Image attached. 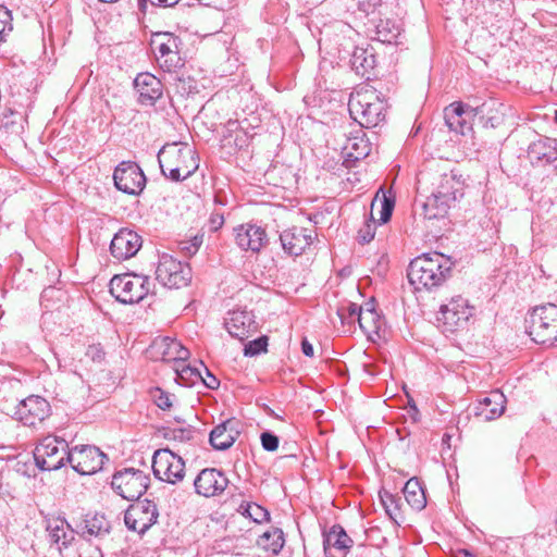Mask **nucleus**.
Listing matches in <instances>:
<instances>
[{
  "mask_svg": "<svg viewBox=\"0 0 557 557\" xmlns=\"http://www.w3.org/2000/svg\"><path fill=\"white\" fill-rule=\"evenodd\" d=\"M236 245L245 251L259 252L268 244L265 230L256 224L246 223L234 227Z\"/></svg>",
  "mask_w": 557,
  "mask_h": 557,
  "instance_id": "18",
  "label": "nucleus"
},
{
  "mask_svg": "<svg viewBox=\"0 0 557 557\" xmlns=\"http://www.w3.org/2000/svg\"><path fill=\"white\" fill-rule=\"evenodd\" d=\"M449 440V435L445 434L444 435V441H448Z\"/></svg>",
  "mask_w": 557,
  "mask_h": 557,
  "instance_id": "62",
  "label": "nucleus"
},
{
  "mask_svg": "<svg viewBox=\"0 0 557 557\" xmlns=\"http://www.w3.org/2000/svg\"><path fill=\"white\" fill-rule=\"evenodd\" d=\"M23 115L21 112H17L11 108H5L2 112L1 117V129L9 131L11 129L15 134H20L23 129L22 125Z\"/></svg>",
  "mask_w": 557,
  "mask_h": 557,
  "instance_id": "39",
  "label": "nucleus"
},
{
  "mask_svg": "<svg viewBox=\"0 0 557 557\" xmlns=\"http://www.w3.org/2000/svg\"><path fill=\"white\" fill-rule=\"evenodd\" d=\"M401 26L395 20H380L375 25V38L383 44H398Z\"/></svg>",
  "mask_w": 557,
  "mask_h": 557,
  "instance_id": "38",
  "label": "nucleus"
},
{
  "mask_svg": "<svg viewBox=\"0 0 557 557\" xmlns=\"http://www.w3.org/2000/svg\"><path fill=\"white\" fill-rule=\"evenodd\" d=\"M224 223L223 214L213 213L210 216V225L213 231H218Z\"/></svg>",
  "mask_w": 557,
  "mask_h": 557,
  "instance_id": "54",
  "label": "nucleus"
},
{
  "mask_svg": "<svg viewBox=\"0 0 557 557\" xmlns=\"http://www.w3.org/2000/svg\"><path fill=\"white\" fill-rule=\"evenodd\" d=\"M108 460L107 455L92 445H76L70 449L69 463L82 475L100 471Z\"/></svg>",
  "mask_w": 557,
  "mask_h": 557,
  "instance_id": "13",
  "label": "nucleus"
},
{
  "mask_svg": "<svg viewBox=\"0 0 557 557\" xmlns=\"http://www.w3.org/2000/svg\"><path fill=\"white\" fill-rule=\"evenodd\" d=\"M341 26L342 33L347 40L341 44L342 48L339 49V57L345 59L349 55V63L355 73L360 76H367L369 79V74L376 65L374 49L368 44L366 47L355 45L356 38H359L360 35L349 25L342 24Z\"/></svg>",
  "mask_w": 557,
  "mask_h": 557,
  "instance_id": "4",
  "label": "nucleus"
},
{
  "mask_svg": "<svg viewBox=\"0 0 557 557\" xmlns=\"http://www.w3.org/2000/svg\"><path fill=\"white\" fill-rule=\"evenodd\" d=\"M238 424L236 419H228L216 425L210 433L212 447L219 450L230 448L239 435Z\"/></svg>",
  "mask_w": 557,
  "mask_h": 557,
  "instance_id": "30",
  "label": "nucleus"
},
{
  "mask_svg": "<svg viewBox=\"0 0 557 557\" xmlns=\"http://www.w3.org/2000/svg\"><path fill=\"white\" fill-rule=\"evenodd\" d=\"M374 233L371 231V225L366 226V231H359V240L360 243H369L373 239Z\"/></svg>",
  "mask_w": 557,
  "mask_h": 557,
  "instance_id": "55",
  "label": "nucleus"
},
{
  "mask_svg": "<svg viewBox=\"0 0 557 557\" xmlns=\"http://www.w3.org/2000/svg\"><path fill=\"white\" fill-rule=\"evenodd\" d=\"M161 172L171 181L188 178L198 169L196 151L187 144H166L158 153Z\"/></svg>",
  "mask_w": 557,
  "mask_h": 557,
  "instance_id": "2",
  "label": "nucleus"
},
{
  "mask_svg": "<svg viewBox=\"0 0 557 557\" xmlns=\"http://www.w3.org/2000/svg\"><path fill=\"white\" fill-rule=\"evenodd\" d=\"M199 245H200V242L197 240V238H195V242L191 243V244H188V245H184L182 247V250H185L187 252V255L191 256V255H195L199 248Z\"/></svg>",
  "mask_w": 557,
  "mask_h": 557,
  "instance_id": "56",
  "label": "nucleus"
},
{
  "mask_svg": "<svg viewBox=\"0 0 557 557\" xmlns=\"http://www.w3.org/2000/svg\"><path fill=\"white\" fill-rule=\"evenodd\" d=\"M528 154L532 162L549 164L557 160V140L549 137L540 138L530 145Z\"/></svg>",
  "mask_w": 557,
  "mask_h": 557,
  "instance_id": "31",
  "label": "nucleus"
},
{
  "mask_svg": "<svg viewBox=\"0 0 557 557\" xmlns=\"http://www.w3.org/2000/svg\"><path fill=\"white\" fill-rule=\"evenodd\" d=\"M150 280L147 276L125 273L115 275L110 281L111 295L122 304H137L150 290Z\"/></svg>",
  "mask_w": 557,
  "mask_h": 557,
  "instance_id": "7",
  "label": "nucleus"
},
{
  "mask_svg": "<svg viewBox=\"0 0 557 557\" xmlns=\"http://www.w3.org/2000/svg\"><path fill=\"white\" fill-rule=\"evenodd\" d=\"M449 440V435L445 434L444 435V441H448Z\"/></svg>",
  "mask_w": 557,
  "mask_h": 557,
  "instance_id": "63",
  "label": "nucleus"
},
{
  "mask_svg": "<svg viewBox=\"0 0 557 557\" xmlns=\"http://www.w3.org/2000/svg\"><path fill=\"white\" fill-rule=\"evenodd\" d=\"M104 351L100 344L89 345L86 349V356L94 362H101L104 359Z\"/></svg>",
  "mask_w": 557,
  "mask_h": 557,
  "instance_id": "50",
  "label": "nucleus"
},
{
  "mask_svg": "<svg viewBox=\"0 0 557 557\" xmlns=\"http://www.w3.org/2000/svg\"><path fill=\"white\" fill-rule=\"evenodd\" d=\"M453 265L454 262L442 253H425L410 262L407 276L417 290L431 289L450 276Z\"/></svg>",
  "mask_w": 557,
  "mask_h": 557,
  "instance_id": "1",
  "label": "nucleus"
},
{
  "mask_svg": "<svg viewBox=\"0 0 557 557\" xmlns=\"http://www.w3.org/2000/svg\"><path fill=\"white\" fill-rule=\"evenodd\" d=\"M381 205H382V208H381V212H380V221L382 223H386L392 216L395 201L393 198L384 195L381 200Z\"/></svg>",
  "mask_w": 557,
  "mask_h": 557,
  "instance_id": "49",
  "label": "nucleus"
},
{
  "mask_svg": "<svg viewBox=\"0 0 557 557\" xmlns=\"http://www.w3.org/2000/svg\"><path fill=\"white\" fill-rule=\"evenodd\" d=\"M268 413H269L270 416H272V417L278 418V416H277V414H275V413H274V411H273V410H271V409H269V410H268Z\"/></svg>",
  "mask_w": 557,
  "mask_h": 557,
  "instance_id": "60",
  "label": "nucleus"
},
{
  "mask_svg": "<svg viewBox=\"0 0 557 557\" xmlns=\"http://www.w3.org/2000/svg\"><path fill=\"white\" fill-rule=\"evenodd\" d=\"M314 235L313 230L292 227L281 234L280 240L288 255L300 256L312 244Z\"/></svg>",
  "mask_w": 557,
  "mask_h": 557,
  "instance_id": "23",
  "label": "nucleus"
},
{
  "mask_svg": "<svg viewBox=\"0 0 557 557\" xmlns=\"http://www.w3.org/2000/svg\"><path fill=\"white\" fill-rule=\"evenodd\" d=\"M239 512L243 516L250 518L256 523H262L270 519L269 511L255 503L242 504L239 506Z\"/></svg>",
  "mask_w": 557,
  "mask_h": 557,
  "instance_id": "40",
  "label": "nucleus"
},
{
  "mask_svg": "<svg viewBox=\"0 0 557 557\" xmlns=\"http://www.w3.org/2000/svg\"><path fill=\"white\" fill-rule=\"evenodd\" d=\"M225 327L230 335L239 341L248 338L258 331V324L255 315L247 310H233L228 313L225 321Z\"/></svg>",
  "mask_w": 557,
  "mask_h": 557,
  "instance_id": "22",
  "label": "nucleus"
},
{
  "mask_svg": "<svg viewBox=\"0 0 557 557\" xmlns=\"http://www.w3.org/2000/svg\"><path fill=\"white\" fill-rule=\"evenodd\" d=\"M149 481V476L144 471L125 468L113 474L111 486L124 499L138 500L147 491Z\"/></svg>",
  "mask_w": 557,
  "mask_h": 557,
  "instance_id": "8",
  "label": "nucleus"
},
{
  "mask_svg": "<svg viewBox=\"0 0 557 557\" xmlns=\"http://www.w3.org/2000/svg\"><path fill=\"white\" fill-rule=\"evenodd\" d=\"M360 135L356 134L346 139L345 145L343 146V151L345 152L348 160L358 161L364 159L369 156L371 151V145L368 139H366L364 134L360 131Z\"/></svg>",
  "mask_w": 557,
  "mask_h": 557,
  "instance_id": "36",
  "label": "nucleus"
},
{
  "mask_svg": "<svg viewBox=\"0 0 557 557\" xmlns=\"http://www.w3.org/2000/svg\"><path fill=\"white\" fill-rule=\"evenodd\" d=\"M473 308L461 296L453 297L447 304L441 306L437 322L444 332L454 333L466 326Z\"/></svg>",
  "mask_w": 557,
  "mask_h": 557,
  "instance_id": "12",
  "label": "nucleus"
},
{
  "mask_svg": "<svg viewBox=\"0 0 557 557\" xmlns=\"http://www.w3.org/2000/svg\"><path fill=\"white\" fill-rule=\"evenodd\" d=\"M359 326L370 339H373V336L380 337L381 332L384 331L385 321L374 309L372 302L364 305L363 312L359 319Z\"/></svg>",
  "mask_w": 557,
  "mask_h": 557,
  "instance_id": "33",
  "label": "nucleus"
},
{
  "mask_svg": "<svg viewBox=\"0 0 557 557\" xmlns=\"http://www.w3.org/2000/svg\"><path fill=\"white\" fill-rule=\"evenodd\" d=\"M381 5V0H357L359 11L367 15L373 13Z\"/></svg>",
  "mask_w": 557,
  "mask_h": 557,
  "instance_id": "52",
  "label": "nucleus"
},
{
  "mask_svg": "<svg viewBox=\"0 0 557 557\" xmlns=\"http://www.w3.org/2000/svg\"><path fill=\"white\" fill-rule=\"evenodd\" d=\"M115 187L128 195H139L146 186V176L140 166L132 161L121 162L114 170Z\"/></svg>",
  "mask_w": 557,
  "mask_h": 557,
  "instance_id": "16",
  "label": "nucleus"
},
{
  "mask_svg": "<svg viewBox=\"0 0 557 557\" xmlns=\"http://www.w3.org/2000/svg\"><path fill=\"white\" fill-rule=\"evenodd\" d=\"M77 528L76 533L86 541L102 540L110 534L111 522L103 513L94 512L85 515Z\"/></svg>",
  "mask_w": 557,
  "mask_h": 557,
  "instance_id": "26",
  "label": "nucleus"
},
{
  "mask_svg": "<svg viewBox=\"0 0 557 557\" xmlns=\"http://www.w3.org/2000/svg\"><path fill=\"white\" fill-rule=\"evenodd\" d=\"M134 87L138 94V102L143 106H153L163 94L161 81L147 72L135 77Z\"/></svg>",
  "mask_w": 557,
  "mask_h": 557,
  "instance_id": "24",
  "label": "nucleus"
},
{
  "mask_svg": "<svg viewBox=\"0 0 557 557\" xmlns=\"http://www.w3.org/2000/svg\"><path fill=\"white\" fill-rule=\"evenodd\" d=\"M152 470L160 481L176 484L185 476V461L172 450L161 448L153 454Z\"/></svg>",
  "mask_w": 557,
  "mask_h": 557,
  "instance_id": "11",
  "label": "nucleus"
},
{
  "mask_svg": "<svg viewBox=\"0 0 557 557\" xmlns=\"http://www.w3.org/2000/svg\"><path fill=\"white\" fill-rule=\"evenodd\" d=\"M409 404H410V410H409V412H410V414H411L412 419H413L414 421H417V416H418V413H419V410H418L417 406H416L413 403H412V404H411V403H409Z\"/></svg>",
  "mask_w": 557,
  "mask_h": 557,
  "instance_id": "58",
  "label": "nucleus"
},
{
  "mask_svg": "<svg viewBox=\"0 0 557 557\" xmlns=\"http://www.w3.org/2000/svg\"><path fill=\"white\" fill-rule=\"evenodd\" d=\"M46 532L50 546L60 554L74 542L76 534L69 522L59 516L46 519Z\"/></svg>",
  "mask_w": 557,
  "mask_h": 557,
  "instance_id": "20",
  "label": "nucleus"
},
{
  "mask_svg": "<svg viewBox=\"0 0 557 557\" xmlns=\"http://www.w3.org/2000/svg\"><path fill=\"white\" fill-rule=\"evenodd\" d=\"M461 553L465 554V556L472 557V555L468 550H462Z\"/></svg>",
  "mask_w": 557,
  "mask_h": 557,
  "instance_id": "61",
  "label": "nucleus"
},
{
  "mask_svg": "<svg viewBox=\"0 0 557 557\" xmlns=\"http://www.w3.org/2000/svg\"><path fill=\"white\" fill-rule=\"evenodd\" d=\"M429 181H431L432 185L431 190L451 206L462 196L463 184L451 172L436 175L422 173L418 178L419 188H423V184Z\"/></svg>",
  "mask_w": 557,
  "mask_h": 557,
  "instance_id": "15",
  "label": "nucleus"
},
{
  "mask_svg": "<svg viewBox=\"0 0 557 557\" xmlns=\"http://www.w3.org/2000/svg\"><path fill=\"white\" fill-rule=\"evenodd\" d=\"M268 337L261 336L257 339L250 341L245 345V356H257L263 351H267Z\"/></svg>",
  "mask_w": 557,
  "mask_h": 557,
  "instance_id": "46",
  "label": "nucleus"
},
{
  "mask_svg": "<svg viewBox=\"0 0 557 557\" xmlns=\"http://www.w3.org/2000/svg\"><path fill=\"white\" fill-rule=\"evenodd\" d=\"M352 543L350 536L339 524H334L323 534V548L327 557H344Z\"/></svg>",
  "mask_w": 557,
  "mask_h": 557,
  "instance_id": "25",
  "label": "nucleus"
},
{
  "mask_svg": "<svg viewBox=\"0 0 557 557\" xmlns=\"http://www.w3.org/2000/svg\"><path fill=\"white\" fill-rule=\"evenodd\" d=\"M451 205L440 198L436 193L430 190V195L425 200L416 207V214L425 221H434L446 218Z\"/></svg>",
  "mask_w": 557,
  "mask_h": 557,
  "instance_id": "29",
  "label": "nucleus"
},
{
  "mask_svg": "<svg viewBox=\"0 0 557 557\" xmlns=\"http://www.w3.org/2000/svg\"><path fill=\"white\" fill-rule=\"evenodd\" d=\"M178 37L171 33L153 34L151 39V49L156 54L160 67L165 72H174L183 66V60L180 55Z\"/></svg>",
  "mask_w": 557,
  "mask_h": 557,
  "instance_id": "9",
  "label": "nucleus"
},
{
  "mask_svg": "<svg viewBox=\"0 0 557 557\" xmlns=\"http://www.w3.org/2000/svg\"><path fill=\"white\" fill-rule=\"evenodd\" d=\"M151 398L153 403L162 410L170 409L172 407V395L164 392L163 389L156 387L151 391Z\"/></svg>",
  "mask_w": 557,
  "mask_h": 557,
  "instance_id": "44",
  "label": "nucleus"
},
{
  "mask_svg": "<svg viewBox=\"0 0 557 557\" xmlns=\"http://www.w3.org/2000/svg\"><path fill=\"white\" fill-rule=\"evenodd\" d=\"M157 505L149 499L137 500L128 506L124 513V522L128 530L144 534L158 520Z\"/></svg>",
  "mask_w": 557,
  "mask_h": 557,
  "instance_id": "14",
  "label": "nucleus"
},
{
  "mask_svg": "<svg viewBox=\"0 0 557 557\" xmlns=\"http://www.w3.org/2000/svg\"><path fill=\"white\" fill-rule=\"evenodd\" d=\"M51 413L50 404L42 397L32 395L20 403L15 416L26 426L42 423Z\"/></svg>",
  "mask_w": 557,
  "mask_h": 557,
  "instance_id": "17",
  "label": "nucleus"
},
{
  "mask_svg": "<svg viewBox=\"0 0 557 557\" xmlns=\"http://www.w3.org/2000/svg\"><path fill=\"white\" fill-rule=\"evenodd\" d=\"M12 30V15L5 7L0 5V42Z\"/></svg>",
  "mask_w": 557,
  "mask_h": 557,
  "instance_id": "47",
  "label": "nucleus"
},
{
  "mask_svg": "<svg viewBox=\"0 0 557 557\" xmlns=\"http://www.w3.org/2000/svg\"><path fill=\"white\" fill-rule=\"evenodd\" d=\"M527 332L535 343L553 345L557 341V306L534 308L527 319Z\"/></svg>",
  "mask_w": 557,
  "mask_h": 557,
  "instance_id": "5",
  "label": "nucleus"
},
{
  "mask_svg": "<svg viewBox=\"0 0 557 557\" xmlns=\"http://www.w3.org/2000/svg\"><path fill=\"white\" fill-rule=\"evenodd\" d=\"M471 109L474 108L463 104L462 102H453L449 104L444 111L445 122L449 129L461 135L470 131L471 126L466 117L475 116L474 112H471Z\"/></svg>",
  "mask_w": 557,
  "mask_h": 557,
  "instance_id": "28",
  "label": "nucleus"
},
{
  "mask_svg": "<svg viewBox=\"0 0 557 557\" xmlns=\"http://www.w3.org/2000/svg\"><path fill=\"white\" fill-rule=\"evenodd\" d=\"M70 447L65 440L58 436L44 437L34 449L36 466L42 471H54L69 462Z\"/></svg>",
  "mask_w": 557,
  "mask_h": 557,
  "instance_id": "6",
  "label": "nucleus"
},
{
  "mask_svg": "<svg viewBox=\"0 0 557 557\" xmlns=\"http://www.w3.org/2000/svg\"><path fill=\"white\" fill-rule=\"evenodd\" d=\"M228 484L226 475L214 468L201 470L194 480L197 494L205 497H213L222 494Z\"/></svg>",
  "mask_w": 557,
  "mask_h": 557,
  "instance_id": "19",
  "label": "nucleus"
},
{
  "mask_svg": "<svg viewBox=\"0 0 557 557\" xmlns=\"http://www.w3.org/2000/svg\"><path fill=\"white\" fill-rule=\"evenodd\" d=\"M180 0H138V8L141 12L146 11L147 3L162 8H172L178 3Z\"/></svg>",
  "mask_w": 557,
  "mask_h": 557,
  "instance_id": "51",
  "label": "nucleus"
},
{
  "mask_svg": "<svg viewBox=\"0 0 557 557\" xmlns=\"http://www.w3.org/2000/svg\"><path fill=\"white\" fill-rule=\"evenodd\" d=\"M186 84V81L185 79H182L180 78L178 79V84H177V88H180L181 86L180 85H185ZM182 89L183 91L185 92L186 91V88L184 86H182Z\"/></svg>",
  "mask_w": 557,
  "mask_h": 557,
  "instance_id": "59",
  "label": "nucleus"
},
{
  "mask_svg": "<svg viewBox=\"0 0 557 557\" xmlns=\"http://www.w3.org/2000/svg\"><path fill=\"white\" fill-rule=\"evenodd\" d=\"M143 245L141 237L128 228L120 230L110 244L111 255L119 261L134 257Z\"/></svg>",
  "mask_w": 557,
  "mask_h": 557,
  "instance_id": "21",
  "label": "nucleus"
},
{
  "mask_svg": "<svg viewBox=\"0 0 557 557\" xmlns=\"http://www.w3.org/2000/svg\"><path fill=\"white\" fill-rule=\"evenodd\" d=\"M205 372H206V377H202L200 379V381L210 389H215L219 387L220 385V382L219 380L210 373V371L208 370V368L205 367Z\"/></svg>",
  "mask_w": 557,
  "mask_h": 557,
  "instance_id": "53",
  "label": "nucleus"
},
{
  "mask_svg": "<svg viewBox=\"0 0 557 557\" xmlns=\"http://www.w3.org/2000/svg\"><path fill=\"white\" fill-rule=\"evenodd\" d=\"M471 112H474L475 116L479 115L485 126L495 128L504 122L505 106L495 100H490L471 109Z\"/></svg>",
  "mask_w": 557,
  "mask_h": 557,
  "instance_id": "34",
  "label": "nucleus"
},
{
  "mask_svg": "<svg viewBox=\"0 0 557 557\" xmlns=\"http://www.w3.org/2000/svg\"><path fill=\"white\" fill-rule=\"evenodd\" d=\"M257 545L260 549L269 555H277L285 545L284 532L280 528L271 527L268 531L263 532L257 540Z\"/></svg>",
  "mask_w": 557,
  "mask_h": 557,
  "instance_id": "35",
  "label": "nucleus"
},
{
  "mask_svg": "<svg viewBox=\"0 0 557 557\" xmlns=\"http://www.w3.org/2000/svg\"><path fill=\"white\" fill-rule=\"evenodd\" d=\"M404 496L414 510H422L426 505L425 492L417 478L409 479L404 486Z\"/></svg>",
  "mask_w": 557,
  "mask_h": 557,
  "instance_id": "37",
  "label": "nucleus"
},
{
  "mask_svg": "<svg viewBox=\"0 0 557 557\" xmlns=\"http://www.w3.org/2000/svg\"><path fill=\"white\" fill-rule=\"evenodd\" d=\"M153 347L161 354L163 361L185 362L189 357V350L181 342L171 337H163L153 343Z\"/></svg>",
  "mask_w": 557,
  "mask_h": 557,
  "instance_id": "32",
  "label": "nucleus"
},
{
  "mask_svg": "<svg viewBox=\"0 0 557 557\" xmlns=\"http://www.w3.org/2000/svg\"><path fill=\"white\" fill-rule=\"evenodd\" d=\"M506 403V396L500 391L494 389L483 399L479 400L474 407V414L483 421H493L503 416Z\"/></svg>",
  "mask_w": 557,
  "mask_h": 557,
  "instance_id": "27",
  "label": "nucleus"
},
{
  "mask_svg": "<svg viewBox=\"0 0 557 557\" xmlns=\"http://www.w3.org/2000/svg\"><path fill=\"white\" fill-rule=\"evenodd\" d=\"M301 351L307 357L313 356V346L306 338L301 342Z\"/></svg>",
  "mask_w": 557,
  "mask_h": 557,
  "instance_id": "57",
  "label": "nucleus"
},
{
  "mask_svg": "<svg viewBox=\"0 0 557 557\" xmlns=\"http://www.w3.org/2000/svg\"><path fill=\"white\" fill-rule=\"evenodd\" d=\"M177 380L187 386H193L198 383L201 379V372L199 369L190 367L189 364H182L175 368Z\"/></svg>",
  "mask_w": 557,
  "mask_h": 557,
  "instance_id": "41",
  "label": "nucleus"
},
{
  "mask_svg": "<svg viewBox=\"0 0 557 557\" xmlns=\"http://www.w3.org/2000/svg\"><path fill=\"white\" fill-rule=\"evenodd\" d=\"M226 129L227 132L236 133V136L234 138L235 146H237L238 148H243L248 145V134L244 129L239 128V124L237 121H228L226 124Z\"/></svg>",
  "mask_w": 557,
  "mask_h": 557,
  "instance_id": "45",
  "label": "nucleus"
},
{
  "mask_svg": "<svg viewBox=\"0 0 557 557\" xmlns=\"http://www.w3.org/2000/svg\"><path fill=\"white\" fill-rule=\"evenodd\" d=\"M381 503L385 509L386 515L395 523L399 524L398 519L401 517L398 505V499L391 493L384 491L380 493Z\"/></svg>",
  "mask_w": 557,
  "mask_h": 557,
  "instance_id": "42",
  "label": "nucleus"
},
{
  "mask_svg": "<svg viewBox=\"0 0 557 557\" xmlns=\"http://www.w3.org/2000/svg\"><path fill=\"white\" fill-rule=\"evenodd\" d=\"M156 278L169 288H181L190 282L191 269L171 255L163 253L159 258Z\"/></svg>",
  "mask_w": 557,
  "mask_h": 557,
  "instance_id": "10",
  "label": "nucleus"
},
{
  "mask_svg": "<svg viewBox=\"0 0 557 557\" xmlns=\"http://www.w3.org/2000/svg\"><path fill=\"white\" fill-rule=\"evenodd\" d=\"M260 440L263 449L267 451H275L278 448V437L269 431L262 432Z\"/></svg>",
  "mask_w": 557,
  "mask_h": 557,
  "instance_id": "48",
  "label": "nucleus"
},
{
  "mask_svg": "<svg viewBox=\"0 0 557 557\" xmlns=\"http://www.w3.org/2000/svg\"><path fill=\"white\" fill-rule=\"evenodd\" d=\"M348 110L361 127L371 128L384 120L386 104L373 87L366 85L350 95Z\"/></svg>",
  "mask_w": 557,
  "mask_h": 557,
  "instance_id": "3",
  "label": "nucleus"
},
{
  "mask_svg": "<svg viewBox=\"0 0 557 557\" xmlns=\"http://www.w3.org/2000/svg\"><path fill=\"white\" fill-rule=\"evenodd\" d=\"M363 308L364 306H358L357 304L350 302L346 307L343 306L338 309V315L343 322L351 323L357 321L359 323Z\"/></svg>",
  "mask_w": 557,
  "mask_h": 557,
  "instance_id": "43",
  "label": "nucleus"
},
{
  "mask_svg": "<svg viewBox=\"0 0 557 557\" xmlns=\"http://www.w3.org/2000/svg\"><path fill=\"white\" fill-rule=\"evenodd\" d=\"M555 119L557 120V111L555 112Z\"/></svg>",
  "mask_w": 557,
  "mask_h": 557,
  "instance_id": "64",
  "label": "nucleus"
}]
</instances>
